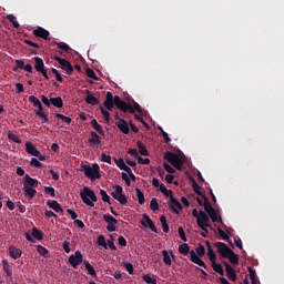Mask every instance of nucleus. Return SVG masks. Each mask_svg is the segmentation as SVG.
<instances>
[{"instance_id": "obj_55", "label": "nucleus", "mask_w": 284, "mask_h": 284, "mask_svg": "<svg viewBox=\"0 0 284 284\" xmlns=\"http://www.w3.org/2000/svg\"><path fill=\"white\" fill-rule=\"evenodd\" d=\"M101 114L103 115L105 122H110V112L103 106H100Z\"/></svg>"}, {"instance_id": "obj_54", "label": "nucleus", "mask_w": 284, "mask_h": 284, "mask_svg": "<svg viewBox=\"0 0 284 284\" xmlns=\"http://www.w3.org/2000/svg\"><path fill=\"white\" fill-rule=\"evenodd\" d=\"M98 244L100 246H103L104 248H108V244L105 242V235H99L98 236Z\"/></svg>"}, {"instance_id": "obj_53", "label": "nucleus", "mask_w": 284, "mask_h": 284, "mask_svg": "<svg viewBox=\"0 0 284 284\" xmlns=\"http://www.w3.org/2000/svg\"><path fill=\"white\" fill-rule=\"evenodd\" d=\"M38 156H33L31 159V166H34L36 169H42L43 164H41L40 160H37Z\"/></svg>"}, {"instance_id": "obj_1", "label": "nucleus", "mask_w": 284, "mask_h": 284, "mask_svg": "<svg viewBox=\"0 0 284 284\" xmlns=\"http://www.w3.org/2000/svg\"><path fill=\"white\" fill-rule=\"evenodd\" d=\"M184 158L185 155H179L178 153H173L172 151H168L166 153H164V160H166V162H164L163 166L164 170L171 174V173H175V169L178 171H182L183 169V164H184ZM170 162V164L168 163ZM172 164V166H171ZM173 166L175 169H173Z\"/></svg>"}, {"instance_id": "obj_23", "label": "nucleus", "mask_w": 284, "mask_h": 284, "mask_svg": "<svg viewBox=\"0 0 284 284\" xmlns=\"http://www.w3.org/2000/svg\"><path fill=\"white\" fill-rule=\"evenodd\" d=\"M9 255L13 260H19V257H22V251L21 248H17V246H9Z\"/></svg>"}, {"instance_id": "obj_9", "label": "nucleus", "mask_w": 284, "mask_h": 284, "mask_svg": "<svg viewBox=\"0 0 284 284\" xmlns=\"http://www.w3.org/2000/svg\"><path fill=\"white\" fill-rule=\"evenodd\" d=\"M103 220L108 224L106 231H109V233H113L114 231H116V224H118L116 217H113L112 215L104 214Z\"/></svg>"}, {"instance_id": "obj_21", "label": "nucleus", "mask_w": 284, "mask_h": 284, "mask_svg": "<svg viewBox=\"0 0 284 284\" xmlns=\"http://www.w3.org/2000/svg\"><path fill=\"white\" fill-rule=\"evenodd\" d=\"M47 205L49 206V209H52L55 213L63 212V207L61 206V204H59L57 200H48Z\"/></svg>"}, {"instance_id": "obj_5", "label": "nucleus", "mask_w": 284, "mask_h": 284, "mask_svg": "<svg viewBox=\"0 0 284 284\" xmlns=\"http://www.w3.org/2000/svg\"><path fill=\"white\" fill-rule=\"evenodd\" d=\"M80 197L87 206H94V202H98L97 193L92 191V189H89V186H84L83 190L80 193Z\"/></svg>"}, {"instance_id": "obj_25", "label": "nucleus", "mask_w": 284, "mask_h": 284, "mask_svg": "<svg viewBox=\"0 0 284 284\" xmlns=\"http://www.w3.org/2000/svg\"><path fill=\"white\" fill-rule=\"evenodd\" d=\"M58 48H60L59 50V54H63L64 52H71L72 48L71 45H69V43H65V41H55Z\"/></svg>"}, {"instance_id": "obj_33", "label": "nucleus", "mask_w": 284, "mask_h": 284, "mask_svg": "<svg viewBox=\"0 0 284 284\" xmlns=\"http://www.w3.org/2000/svg\"><path fill=\"white\" fill-rule=\"evenodd\" d=\"M50 102L57 109H62V106H64V102H63L62 98H51Z\"/></svg>"}, {"instance_id": "obj_4", "label": "nucleus", "mask_w": 284, "mask_h": 284, "mask_svg": "<svg viewBox=\"0 0 284 284\" xmlns=\"http://www.w3.org/2000/svg\"><path fill=\"white\" fill-rule=\"evenodd\" d=\"M203 255H205V246L203 244H199L195 251H191V262H193L194 264H197V266L207 268L204 260H202Z\"/></svg>"}, {"instance_id": "obj_34", "label": "nucleus", "mask_w": 284, "mask_h": 284, "mask_svg": "<svg viewBox=\"0 0 284 284\" xmlns=\"http://www.w3.org/2000/svg\"><path fill=\"white\" fill-rule=\"evenodd\" d=\"M84 266H85L88 273L90 275H92V277H97V271H95L94 266H92V264H90L89 260H84Z\"/></svg>"}, {"instance_id": "obj_7", "label": "nucleus", "mask_w": 284, "mask_h": 284, "mask_svg": "<svg viewBox=\"0 0 284 284\" xmlns=\"http://www.w3.org/2000/svg\"><path fill=\"white\" fill-rule=\"evenodd\" d=\"M114 189H115V191L113 193H111L112 197L114 200H118V202H120V204H122V206L128 204V197L123 193V186H121L120 184H115Z\"/></svg>"}, {"instance_id": "obj_50", "label": "nucleus", "mask_w": 284, "mask_h": 284, "mask_svg": "<svg viewBox=\"0 0 284 284\" xmlns=\"http://www.w3.org/2000/svg\"><path fill=\"white\" fill-rule=\"evenodd\" d=\"M44 193L51 195V197H57L55 189L53 186H44Z\"/></svg>"}, {"instance_id": "obj_39", "label": "nucleus", "mask_w": 284, "mask_h": 284, "mask_svg": "<svg viewBox=\"0 0 284 284\" xmlns=\"http://www.w3.org/2000/svg\"><path fill=\"white\" fill-rule=\"evenodd\" d=\"M114 162H115L116 166H118L121 171H126L128 164H125V161L123 160V158H120L119 160H116V158H115V159H114Z\"/></svg>"}, {"instance_id": "obj_29", "label": "nucleus", "mask_w": 284, "mask_h": 284, "mask_svg": "<svg viewBox=\"0 0 284 284\" xmlns=\"http://www.w3.org/2000/svg\"><path fill=\"white\" fill-rule=\"evenodd\" d=\"M91 126L94 129L97 134L99 133V135H105V132L103 131V126H101V124H99L97 120H91Z\"/></svg>"}, {"instance_id": "obj_13", "label": "nucleus", "mask_w": 284, "mask_h": 284, "mask_svg": "<svg viewBox=\"0 0 284 284\" xmlns=\"http://www.w3.org/2000/svg\"><path fill=\"white\" fill-rule=\"evenodd\" d=\"M34 114L38 115V118H40V120L42 121V124H48L49 118L47 113H44L43 104L40 100L38 102V110L34 111Z\"/></svg>"}, {"instance_id": "obj_30", "label": "nucleus", "mask_w": 284, "mask_h": 284, "mask_svg": "<svg viewBox=\"0 0 284 284\" xmlns=\"http://www.w3.org/2000/svg\"><path fill=\"white\" fill-rule=\"evenodd\" d=\"M227 260L231 262V264H239L240 263V257L232 248L229 247V257Z\"/></svg>"}, {"instance_id": "obj_52", "label": "nucleus", "mask_w": 284, "mask_h": 284, "mask_svg": "<svg viewBox=\"0 0 284 284\" xmlns=\"http://www.w3.org/2000/svg\"><path fill=\"white\" fill-rule=\"evenodd\" d=\"M150 209L152 211H159L160 206H159V202H158L156 197H152L151 203H150Z\"/></svg>"}, {"instance_id": "obj_44", "label": "nucleus", "mask_w": 284, "mask_h": 284, "mask_svg": "<svg viewBox=\"0 0 284 284\" xmlns=\"http://www.w3.org/2000/svg\"><path fill=\"white\" fill-rule=\"evenodd\" d=\"M217 233L222 237V240H225L226 242H229V244H231V246H233L232 240H230L229 235H226V233H225V231H223V229L219 227Z\"/></svg>"}, {"instance_id": "obj_62", "label": "nucleus", "mask_w": 284, "mask_h": 284, "mask_svg": "<svg viewBox=\"0 0 284 284\" xmlns=\"http://www.w3.org/2000/svg\"><path fill=\"white\" fill-rule=\"evenodd\" d=\"M138 162L139 164H150L151 160L145 156V158H141L140 155L138 156Z\"/></svg>"}, {"instance_id": "obj_31", "label": "nucleus", "mask_w": 284, "mask_h": 284, "mask_svg": "<svg viewBox=\"0 0 284 284\" xmlns=\"http://www.w3.org/2000/svg\"><path fill=\"white\" fill-rule=\"evenodd\" d=\"M33 60H34V68H36L37 72H41V74H43L44 62H43L42 58H33Z\"/></svg>"}, {"instance_id": "obj_46", "label": "nucleus", "mask_w": 284, "mask_h": 284, "mask_svg": "<svg viewBox=\"0 0 284 284\" xmlns=\"http://www.w3.org/2000/svg\"><path fill=\"white\" fill-rule=\"evenodd\" d=\"M213 271H215V273H219L220 275H224V268L222 264H217L216 260L214 261L213 264Z\"/></svg>"}, {"instance_id": "obj_37", "label": "nucleus", "mask_w": 284, "mask_h": 284, "mask_svg": "<svg viewBox=\"0 0 284 284\" xmlns=\"http://www.w3.org/2000/svg\"><path fill=\"white\" fill-rule=\"evenodd\" d=\"M138 149H139L140 155H143V156H148L149 155V151H148L145 144H143V142L138 141Z\"/></svg>"}, {"instance_id": "obj_59", "label": "nucleus", "mask_w": 284, "mask_h": 284, "mask_svg": "<svg viewBox=\"0 0 284 284\" xmlns=\"http://www.w3.org/2000/svg\"><path fill=\"white\" fill-rule=\"evenodd\" d=\"M108 245H109V248H111L112 251H116V245L114 244L113 235H110V240H108Z\"/></svg>"}, {"instance_id": "obj_28", "label": "nucleus", "mask_w": 284, "mask_h": 284, "mask_svg": "<svg viewBox=\"0 0 284 284\" xmlns=\"http://www.w3.org/2000/svg\"><path fill=\"white\" fill-rule=\"evenodd\" d=\"M211 220H212V222L223 223V220H222L219 211H216V209H214V206H211Z\"/></svg>"}, {"instance_id": "obj_42", "label": "nucleus", "mask_w": 284, "mask_h": 284, "mask_svg": "<svg viewBox=\"0 0 284 284\" xmlns=\"http://www.w3.org/2000/svg\"><path fill=\"white\" fill-rule=\"evenodd\" d=\"M32 237H34L36 240H43V233L42 231H40L37 227H33L31 231Z\"/></svg>"}, {"instance_id": "obj_41", "label": "nucleus", "mask_w": 284, "mask_h": 284, "mask_svg": "<svg viewBox=\"0 0 284 284\" xmlns=\"http://www.w3.org/2000/svg\"><path fill=\"white\" fill-rule=\"evenodd\" d=\"M160 222L162 224V229H163L164 233H169L170 226H169V223H168V220H166L165 215H161Z\"/></svg>"}, {"instance_id": "obj_40", "label": "nucleus", "mask_w": 284, "mask_h": 284, "mask_svg": "<svg viewBox=\"0 0 284 284\" xmlns=\"http://www.w3.org/2000/svg\"><path fill=\"white\" fill-rule=\"evenodd\" d=\"M162 256H163V262H164V264H166L168 266H171L172 260H171V256H170L169 251L163 250V251H162Z\"/></svg>"}, {"instance_id": "obj_63", "label": "nucleus", "mask_w": 284, "mask_h": 284, "mask_svg": "<svg viewBox=\"0 0 284 284\" xmlns=\"http://www.w3.org/2000/svg\"><path fill=\"white\" fill-rule=\"evenodd\" d=\"M87 74L90 77V79H95L98 81V75L94 73L93 69H87Z\"/></svg>"}, {"instance_id": "obj_51", "label": "nucleus", "mask_w": 284, "mask_h": 284, "mask_svg": "<svg viewBox=\"0 0 284 284\" xmlns=\"http://www.w3.org/2000/svg\"><path fill=\"white\" fill-rule=\"evenodd\" d=\"M100 195H101L103 202H108V204H111V197H110V195H108L106 191L101 189Z\"/></svg>"}, {"instance_id": "obj_38", "label": "nucleus", "mask_w": 284, "mask_h": 284, "mask_svg": "<svg viewBox=\"0 0 284 284\" xmlns=\"http://www.w3.org/2000/svg\"><path fill=\"white\" fill-rule=\"evenodd\" d=\"M191 248L187 244V242H184V244H180L179 246V253H181L182 255H189Z\"/></svg>"}, {"instance_id": "obj_58", "label": "nucleus", "mask_w": 284, "mask_h": 284, "mask_svg": "<svg viewBox=\"0 0 284 284\" xmlns=\"http://www.w3.org/2000/svg\"><path fill=\"white\" fill-rule=\"evenodd\" d=\"M62 248L65 251V253H71V243L68 242V240H64V242H62Z\"/></svg>"}, {"instance_id": "obj_48", "label": "nucleus", "mask_w": 284, "mask_h": 284, "mask_svg": "<svg viewBox=\"0 0 284 284\" xmlns=\"http://www.w3.org/2000/svg\"><path fill=\"white\" fill-rule=\"evenodd\" d=\"M55 118H58L62 122H65V124H71V122H72V118H68L67 115H62V113H57Z\"/></svg>"}, {"instance_id": "obj_32", "label": "nucleus", "mask_w": 284, "mask_h": 284, "mask_svg": "<svg viewBox=\"0 0 284 284\" xmlns=\"http://www.w3.org/2000/svg\"><path fill=\"white\" fill-rule=\"evenodd\" d=\"M2 268H3L7 277H12V271H11V266H10L8 260H2Z\"/></svg>"}, {"instance_id": "obj_3", "label": "nucleus", "mask_w": 284, "mask_h": 284, "mask_svg": "<svg viewBox=\"0 0 284 284\" xmlns=\"http://www.w3.org/2000/svg\"><path fill=\"white\" fill-rule=\"evenodd\" d=\"M39 186V180H36L34 178H30V175H24L23 181V191L24 195L29 197L30 200H33L34 195H37V189Z\"/></svg>"}, {"instance_id": "obj_61", "label": "nucleus", "mask_w": 284, "mask_h": 284, "mask_svg": "<svg viewBox=\"0 0 284 284\" xmlns=\"http://www.w3.org/2000/svg\"><path fill=\"white\" fill-rule=\"evenodd\" d=\"M41 102H42L45 106H48L49 109H50L51 105H52L51 100H49V98H47L45 95H41Z\"/></svg>"}, {"instance_id": "obj_64", "label": "nucleus", "mask_w": 284, "mask_h": 284, "mask_svg": "<svg viewBox=\"0 0 284 284\" xmlns=\"http://www.w3.org/2000/svg\"><path fill=\"white\" fill-rule=\"evenodd\" d=\"M18 68H23V70H26V64L23 60H16V69L13 70H18Z\"/></svg>"}, {"instance_id": "obj_60", "label": "nucleus", "mask_w": 284, "mask_h": 284, "mask_svg": "<svg viewBox=\"0 0 284 284\" xmlns=\"http://www.w3.org/2000/svg\"><path fill=\"white\" fill-rule=\"evenodd\" d=\"M29 102H31L37 110L39 109V100L36 95H30Z\"/></svg>"}, {"instance_id": "obj_18", "label": "nucleus", "mask_w": 284, "mask_h": 284, "mask_svg": "<svg viewBox=\"0 0 284 284\" xmlns=\"http://www.w3.org/2000/svg\"><path fill=\"white\" fill-rule=\"evenodd\" d=\"M34 37H41L42 39H49L50 31L43 28L42 26H39L33 30Z\"/></svg>"}, {"instance_id": "obj_45", "label": "nucleus", "mask_w": 284, "mask_h": 284, "mask_svg": "<svg viewBox=\"0 0 284 284\" xmlns=\"http://www.w3.org/2000/svg\"><path fill=\"white\" fill-rule=\"evenodd\" d=\"M37 251H38V253H40V255H43V257H48L49 256L48 248H45V246H42L41 244H38Z\"/></svg>"}, {"instance_id": "obj_14", "label": "nucleus", "mask_w": 284, "mask_h": 284, "mask_svg": "<svg viewBox=\"0 0 284 284\" xmlns=\"http://www.w3.org/2000/svg\"><path fill=\"white\" fill-rule=\"evenodd\" d=\"M223 264L225 266V271H226V275H227L229 280H231L232 282H236L237 275H236L235 268H233V266H231V264H229V262H223Z\"/></svg>"}, {"instance_id": "obj_43", "label": "nucleus", "mask_w": 284, "mask_h": 284, "mask_svg": "<svg viewBox=\"0 0 284 284\" xmlns=\"http://www.w3.org/2000/svg\"><path fill=\"white\" fill-rule=\"evenodd\" d=\"M7 19L13 23V28H20V23L16 17V14L9 13L7 14Z\"/></svg>"}, {"instance_id": "obj_10", "label": "nucleus", "mask_w": 284, "mask_h": 284, "mask_svg": "<svg viewBox=\"0 0 284 284\" xmlns=\"http://www.w3.org/2000/svg\"><path fill=\"white\" fill-rule=\"evenodd\" d=\"M83 262V255L81 251H75L74 255H70L69 257V264L73 266V268H78L80 264Z\"/></svg>"}, {"instance_id": "obj_16", "label": "nucleus", "mask_w": 284, "mask_h": 284, "mask_svg": "<svg viewBox=\"0 0 284 284\" xmlns=\"http://www.w3.org/2000/svg\"><path fill=\"white\" fill-rule=\"evenodd\" d=\"M91 138H89L88 143L91 146H100L101 145V136L95 132V131H91L90 132Z\"/></svg>"}, {"instance_id": "obj_47", "label": "nucleus", "mask_w": 284, "mask_h": 284, "mask_svg": "<svg viewBox=\"0 0 284 284\" xmlns=\"http://www.w3.org/2000/svg\"><path fill=\"white\" fill-rule=\"evenodd\" d=\"M135 191H136L139 204H144L145 203V195H144L143 191H141V189H135Z\"/></svg>"}, {"instance_id": "obj_12", "label": "nucleus", "mask_w": 284, "mask_h": 284, "mask_svg": "<svg viewBox=\"0 0 284 284\" xmlns=\"http://www.w3.org/2000/svg\"><path fill=\"white\" fill-rule=\"evenodd\" d=\"M215 247L217 248V253H220L221 257H227L229 260L230 246H227L225 242H215Z\"/></svg>"}, {"instance_id": "obj_19", "label": "nucleus", "mask_w": 284, "mask_h": 284, "mask_svg": "<svg viewBox=\"0 0 284 284\" xmlns=\"http://www.w3.org/2000/svg\"><path fill=\"white\" fill-rule=\"evenodd\" d=\"M170 209L172 210L173 213H176V214H179L180 211L183 210L181 202H179V200H176V197H174L173 194L171 197Z\"/></svg>"}, {"instance_id": "obj_15", "label": "nucleus", "mask_w": 284, "mask_h": 284, "mask_svg": "<svg viewBox=\"0 0 284 284\" xmlns=\"http://www.w3.org/2000/svg\"><path fill=\"white\" fill-rule=\"evenodd\" d=\"M55 61H58V63H60L61 68H63V70H67L68 74H72L73 72V67L71 64V62H69V60H64V58H54Z\"/></svg>"}, {"instance_id": "obj_24", "label": "nucleus", "mask_w": 284, "mask_h": 284, "mask_svg": "<svg viewBox=\"0 0 284 284\" xmlns=\"http://www.w3.org/2000/svg\"><path fill=\"white\" fill-rule=\"evenodd\" d=\"M26 149H27V153H29L30 155H33V158L40 155V151H38L37 146H34L32 142H27Z\"/></svg>"}, {"instance_id": "obj_56", "label": "nucleus", "mask_w": 284, "mask_h": 284, "mask_svg": "<svg viewBox=\"0 0 284 284\" xmlns=\"http://www.w3.org/2000/svg\"><path fill=\"white\" fill-rule=\"evenodd\" d=\"M101 162H106V164H112L111 155H108L106 153H102L101 154Z\"/></svg>"}, {"instance_id": "obj_57", "label": "nucleus", "mask_w": 284, "mask_h": 284, "mask_svg": "<svg viewBox=\"0 0 284 284\" xmlns=\"http://www.w3.org/2000/svg\"><path fill=\"white\" fill-rule=\"evenodd\" d=\"M179 235L183 242H187V237L183 226H179Z\"/></svg>"}, {"instance_id": "obj_49", "label": "nucleus", "mask_w": 284, "mask_h": 284, "mask_svg": "<svg viewBox=\"0 0 284 284\" xmlns=\"http://www.w3.org/2000/svg\"><path fill=\"white\" fill-rule=\"evenodd\" d=\"M8 138L12 142H16V144H21V142H22L21 139L18 135H16L14 133H12V132L8 133Z\"/></svg>"}, {"instance_id": "obj_27", "label": "nucleus", "mask_w": 284, "mask_h": 284, "mask_svg": "<svg viewBox=\"0 0 284 284\" xmlns=\"http://www.w3.org/2000/svg\"><path fill=\"white\" fill-rule=\"evenodd\" d=\"M87 92H88V95H87V98H85L87 104H91L92 106L99 105V104H100L99 98H94V95H92V94L90 93V91H87Z\"/></svg>"}, {"instance_id": "obj_35", "label": "nucleus", "mask_w": 284, "mask_h": 284, "mask_svg": "<svg viewBox=\"0 0 284 284\" xmlns=\"http://www.w3.org/2000/svg\"><path fill=\"white\" fill-rule=\"evenodd\" d=\"M128 106H130L133 111L132 113H131V111H129V113L134 114L136 111L140 115H143V109H142V106H140V104L138 102H133V106H132V104H128Z\"/></svg>"}, {"instance_id": "obj_2", "label": "nucleus", "mask_w": 284, "mask_h": 284, "mask_svg": "<svg viewBox=\"0 0 284 284\" xmlns=\"http://www.w3.org/2000/svg\"><path fill=\"white\" fill-rule=\"evenodd\" d=\"M108 112L114 109V105L120 109L123 113H128V111L134 112L131 106L126 104L119 95H112L111 91L106 92L105 100L103 102Z\"/></svg>"}, {"instance_id": "obj_36", "label": "nucleus", "mask_w": 284, "mask_h": 284, "mask_svg": "<svg viewBox=\"0 0 284 284\" xmlns=\"http://www.w3.org/2000/svg\"><path fill=\"white\" fill-rule=\"evenodd\" d=\"M191 185L193 186V191L200 195L201 197H203V193L201 191V186H199L196 180H194V178H191Z\"/></svg>"}, {"instance_id": "obj_8", "label": "nucleus", "mask_w": 284, "mask_h": 284, "mask_svg": "<svg viewBox=\"0 0 284 284\" xmlns=\"http://www.w3.org/2000/svg\"><path fill=\"white\" fill-rule=\"evenodd\" d=\"M197 226L209 233L207 227L211 226L210 224V216L207 215L206 211H200V217H197Z\"/></svg>"}, {"instance_id": "obj_20", "label": "nucleus", "mask_w": 284, "mask_h": 284, "mask_svg": "<svg viewBox=\"0 0 284 284\" xmlns=\"http://www.w3.org/2000/svg\"><path fill=\"white\" fill-rule=\"evenodd\" d=\"M116 126H118L119 131H121V133H124V135H129L130 129H129V124H128L126 120L121 118L120 122H116Z\"/></svg>"}, {"instance_id": "obj_26", "label": "nucleus", "mask_w": 284, "mask_h": 284, "mask_svg": "<svg viewBox=\"0 0 284 284\" xmlns=\"http://www.w3.org/2000/svg\"><path fill=\"white\" fill-rule=\"evenodd\" d=\"M247 271L250 273V278H251L252 284H261V282L257 277L256 270L253 268L252 266H248Z\"/></svg>"}, {"instance_id": "obj_6", "label": "nucleus", "mask_w": 284, "mask_h": 284, "mask_svg": "<svg viewBox=\"0 0 284 284\" xmlns=\"http://www.w3.org/2000/svg\"><path fill=\"white\" fill-rule=\"evenodd\" d=\"M82 171L84 172L85 178H88L89 180H100L101 178V169L99 166V164H92V166H89L88 164H84L82 166Z\"/></svg>"}, {"instance_id": "obj_17", "label": "nucleus", "mask_w": 284, "mask_h": 284, "mask_svg": "<svg viewBox=\"0 0 284 284\" xmlns=\"http://www.w3.org/2000/svg\"><path fill=\"white\" fill-rule=\"evenodd\" d=\"M206 247H207V255H209V260L211 261V266L214 270V264L216 261V253L214 251V248H212L211 242L209 240H206Z\"/></svg>"}, {"instance_id": "obj_22", "label": "nucleus", "mask_w": 284, "mask_h": 284, "mask_svg": "<svg viewBox=\"0 0 284 284\" xmlns=\"http://www.w3.org/2000/svg\"><path fill=\"white\" fill-rule=\"evenodd\" d=\"M202 199L204 200V202H203L204 211H205L206 215H209V217L212 219V204H211L209 197H206V195H204V193H202Z\"/></svg>"}, {"instance_id": "obj_11", "label": "nucleus", "mask_w": 284, "mask_h": 284, "mask_svg": "<svg viewBox=\"0 0 284 284\" xmlns=\"http://www.w3.org/2000/svg\"><path fill=\"white\" fill-rule=\"evenodd\" d=\"M141 224L142 226H144L145 229L149 226V229L151 231H153V233H158V229L153 222V220H151L150 215H148V213H143V220H141Z\"/></svg>"}]
</instances>
